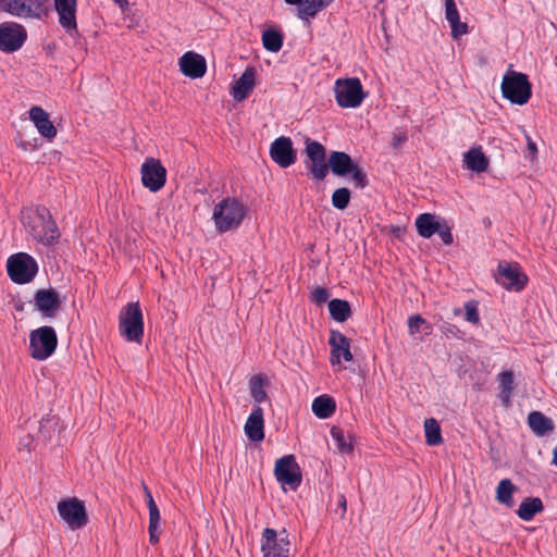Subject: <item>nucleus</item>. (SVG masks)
Here are the masks:
<instances>
[{
  "label": "nucleus",
  "mask_w": 557,
  "mask_h": 557,
  "mask_svg": "<svg viewBox=\"0 0 557 557\" xmlns=\"http://www.w3.org/2000/svg\"><path fill=\"white\" fill-rule=\"evenodd\" d=\"M305 145V152L310 160L307 168L313 180L323 181L331 171L339 177L350 175L356 188L363 189L369 185L367 173L348 153L331 151L326 160V149L321 143L307 137Z\"/></svg>",
  "instance_id": "1"
},
{
  "label": "nucleus",
  "mask_w": 557,
  "mask_h": 557,
  "mask_svg": "<svg viewBox=\"0 0 557 557\" xmlns=\"http://www.w3.org/2000/svg\"><path fill=\"white\" fill-rule=\"evenodd\" d=\"M21 222L35 240L53 246L60 239V231L49 209L42 205L24 207L21 210Z\"/></svg>",
  "instance_id": "2"
},
{
  "label": "nucleus",
  "mask_w": 557,
  "mask_h": 557,
  "mask_svg": "<svg viewBox=\"0 0 557 557\" xmlns=\"http://www.w3.org/2000/svg\"><path fill=\"white\" fill-rule=\"evenodd\" d=\"M247 214V207L236 197H226L214 207L212 220L219 233L237 228Z\"/></svg>",
  "instance_id": "3"
},
{
  "label": "nucleus",
  "mask_w": 557,
  "mask_h": 557,
  "mask_svg": "<svg viewBox=\"0 0 557 557\" xmlns=\"http://www.w3.org/2000/svg\"><path fill=\"white\" fill-rule=\"evenodd\" d=\"M502 96L510 103L523 106L532 96V85L527 74L508 70L500 85Z\"/></svg>",
  "instance_id": "4"
},
{
  "label": "nucleus",
  "mask_w": 557,
  "mask_h": 557,
  "mask_svg": "<svg viewBox=\"0 0 557 557\" xmlns=\"http://www.w3.org/2000/svg\"><path fill=\"white\" fill-rule=\"evenodd\" d=\"M119 332L128 342H141L144 336V317L138 301L128 302L121 309Z\"/></svg>",
  "instance_id": "5"
},
{
  "label": "nucleus",
  "mask_w": 557,
  "mask_h": 557,
  "mask_svg": "<svg viewBox=\"0 0 557 557\" xmlns=\"http://www.w3.org/2000/svg\"><path fill=\"white\" fill-rule=\"evenodd\" d=\"M57 346L58 336L52 326L44 325L29 334V354L35 360L48 359L54 354Z\"/></svg>",
  "instance_id": "6"
},
{
  "label": "nucleus",
  "mask_w": 557,
  "mask_h": 557,
  "mask_svg": "<svg viewBox=\"0 0 557 557\" xmlns=\"http://www.w3.org/2000/svg\"><path fill=\"white\" fill-rule=\"evenodd\" d=\"M335 100L341 108H358L367 92L358 77L338 78L334 87Z\"/></svg>",
  "instance_id": "7"
},
{
  "label": "nucleus",
  "mask_w": 557,
  "mask_h": 557,
  "mask_svg": "<svg viewBox=\"0 0 557 557\" xmlns=\"http://www.w3.org/2000/svg\"><path fill=\"white\" fill-rule=\"evenodd\" d=\"M8 275L16 284L30 283L38 273V263L27 252H17L9 257Z\"/></svg>",
  "instance_id": "8"
},
{
  "label": "nucleus",
  "mask_w": 557,
  "mask_h": 557,
  "mask_svg": "<svg viewBox=\"0 0 557 557\" xmlns=\"http://www.w3.org/2000/svg\"><path fill=\"white\" fill-rule=\"evenodd\" d=\"M61 519L73 531L79 530L89 522L85 503L77 497L61 499L57 505Z\"/></svg>",
  "instance_id": "9"
},
{
  "label": "nucleus",
  "mask_w": 557,
  "mask_h": 557,
  "mask_svg": "<svg viewBox=\"0 0 557 557\" xmlns=\"http://www.w3.org/2000/svg\"><path fill=\"white\" fill-rule=\"evenodd\" d=\"M496 282L507 290L521 292L525 288L529 277L518 262L502 260L497 265Z\"/></svg>",
  "instance_id": "10"
},
{
  "label": "nucleus",
  "mask_w": 557,
  "mask_h": 557,
  "mask_svg": "<svg viewBox=\"0 0 557 557\" xmlns=\"http://www.w3.org/2000/svg\"><path fill=\"white\" fill-rule=\"evenodd\" d=\"M290 542L288 533L283 529L280 533L265 528L261 536V552L263 557H289Z\"/></svg>",
  "instance_id": "11"
},
{
  "label": "nucleus",
  "mask_w": 557,
  "mask_h": 557,
  "mask_svg": "<svg viewBox=\"0 0 557 557\" xmlns=\"http://www.w3.org/2000/svg\"><path fill=\"white\" fill-rule=\"evenodd\" d=\"M274 475L278 483L283 486H289L293 491L300 486L302 480L300 468L294 455H286L276 460Z\"/></svg>",
  "instance_id": "12"
},
{
  "label": "nucleus",
  "mask_w": 557,
  "mask_h": 557,
  "mask_svg": "<svg viewBox=\"0 0 557 557\" xmlns=\"http://www.w3.org/2000/svg\"><path fill=\"white\" fill-rule=\"evenodd\" d=\"M141 183L152 193L159 191L166 183V170L159 159L146 158L140 168Z\"/></svg>",
  "instance_id": "13"
},
{
  "label": "nucleus",
  "mask_w": 557,
  "mask_h": 557,
  "mask_svg": "<svg viewBox=\"0 0 557 557\" xmlns=\"http://www.w3.org/2000/svg\"><path fill=\"white\" fill-rule=\"evenodd\" d=\"M26 29L16 23L0 24V50L7 53L17 51L26 41Z\"/></svg>",
  "instance_id": "14"
},
{
  "label": "nucleus",
  "mask_w": 557,
  "mask_h": 557,
  "mask_svg": "<svg viewBox=\"0 0 557 557\" xmlns=\"http://www.w3.org/2000/svg\"><path fill=\"white\" fill-rule=\"evenodd\" d=\"M270 157L281 168H288L297 160V151L289 137L281 136L270 146Z\"/></svg>",
  "instance_id": "15"
},
{
  "label": "nucleus",
  "mask_w": 557,
  "mask_h": 557,
  "mask_svg": "<svg viewBox=\"0 0 557 557\" xmlns=\"http://www.w3.org/2000/svg\"><path fill=\"white\" fill-rule=\"evenodd\" d=\"M36 309L46 318H54L61 308L62 299L54 288H40L34 295Z\"/></svg>",
  "instance_id": "16"
},
{
  "label": "nucleus",
  "mask_w": 557,
  "mask_h": 557,
  "mask_svg": "<svg viewBox=\"0 0 557 557\" xmlns=\"http://www.w3.org/2000/svg\"><path fill=\"white\" fill-rule=\"evenodd\" d=\"M76 0H54V9L59 15V24L71 37L79 36L76 22Z\"/></svg>",
  "instance_id": "17"
},
{
  "label": "nucleus",
  "mask_w": 557,
  "mask_h": 557,
  "mask_svg": "<svg viewBox=\"0 0 557 557\" xmlns=\"http://www.w3.org/2000/svg\"><path fill=\"white\" fill-rule=\"evenodd\" d=\"M329 345L331 347L330 361L334 364L341 363V358L345 361H352L354 356L350 351V341L347 336L336 330H331Z\"/></svg>",
  "instance_id": "18"
},
{
  "label": "nucleus",
  "mask_w": 557,
  "mask_h": 557,
  "mask_svg": "<svg viewBox=\"0 0 557 557\" xmlns=\"http://www.w3.org/2000/svg\"><path fill=\"white\" fill-rule=\"evenodd\" d=\"M181 72L190 78H200L206 74V59L194 51H187L180 58Z\"/></svg>",
  "instance_id": "19"
},
{
  "label": "nucleus",
  "mask_w": 557,
  "mask_h": 557,
  "mask_svg": "<svg viewBox=\"0 0 557 557\" xmlns=\"http://www.w3.org/2000/svg\"><path fill=\"white\" fill-rule=\"evenodd\" d=\"M29 119L33 121L39 134L48 140H52L57 136V128L50 121L49 114L38 106H34L29 110Z\"/></svg>",
  "instance_id": "20"
},
{
  "label": "nucleus",
  "mask_w": 557,
  "mask_h": 557,
  "mask_svg": "<svg viewBox=\"0 0 557 557\" xmlns=\"http://www.w3.org/2000/svg\"><path fill=\"white\" fill-rule=\"evenodd\" d=\"M256 85V69L247 66L242 76L235 82L232 87L231 95L236 101H243L253 90Z\"/></svg>",
  "instance_id": "21"
},
{
  "label": "nucleus",
  "mask_w": 557,
  "mask_h": 557,
  "mask_svg": "<svg viewBox=\"0 0 557 557\" xmlns=\"http://www.w3.org/2000/svg\"><path fill=\"white\" fill-rule=\"evenodd\" d=\"M46 0H14L12 15L20 17L41 18L47 14Z\"/></svg>",
  "instance_id": "22"
},
{
  "label": "nucleus",
  "mask_w": 557,
  "mask_h": 557,
  "mask_svg": "<svg viewBox=\"0 0 557 557\" xmlns=\"http://www.w3.org/2000/svg\"><path fill=\"white\" fill-rule=\"evenodd\" d=\"M247 437L251 442H261L264 438L263 409L255 406L244 426Z\"/></svg>",
  "instance_id": "23"
},
{
  "label": "nucleus",
  "mask_w": 557,
  "mask_h": 557,
  "mask_svg": "<svg viewBox=\"0 0 557 557\" xmlns=\"http://www.w3.org/2000/svg\"><path fill=\"white\" fill-rule=\"evenodd\" d=\"M528 425L537 437L545 436L555 429L554 421L536 410L528 414Z\"/></svg>",
  "instance_id": "24"
},
{
  "label": "nucleus",
  "mask_w": 557,
  "mask_h": 557,
  "mask_svg": "<svg viewBox=\"0 0 557 557\" xmlns=\"http://www.w3.org/2000/svg\"><path fill=\"white\" fill-rule=\"evenodd\" d=\"M463 162L469 170L475 173L485 172L490 164V161L483 153L481 147H474L467 151L465 153Z\"/></svg>",
  "instance_id": "25"
},
{
  "label": "nucleus",
  "mask_w": 557,
  "mask_h": 557,
  "mask_svg": "<svg viewBox=\"0 0 557 557\" xmlns=\"http://www.w3.org/2000/svg\"><path fill=\"white\" fill-rule=\"evenodd\" d=\"M442 221L437 220L432 213H422L416 219V228L418 234L423 238H431L436 231H440Z\"/></svg>",
  "instance_id": "26"
},
{
  "label": "nucleus",
  "mask_w": 557,
  "mask_h": 557,
  "mask_svg": "<svg viewBox=\"0 0 557 557\" xmlns=\"http://www.w3.org/2000/svg\"><path fill=\"white\" fill-rule=\"evenodd\" d=\"M544 510L543 502L540 497H525L518 510V517L523 521H531L537 513Z\"/></svg>",
  "instance_id": "27"
},
{
  "label": "nucleus",
  "mask_w": 557,
  "mask_h": 557,
  "mask_svg": "<svg viewBox=\"0 0 557 557\" xmlns=\"http://www.w3.org/2000/svg\"><path fill=\"white\" fill-rule=\"evenodd\" d=\"M61 428V420L58 416L47 414L39 421L38 436L45 442H50Z\"/></svg>",
  "instance_id": "28"
},
{
  "label": "nucleus",
  "mask_w": 557,
  "mask_h": 557,
  "mask_svg": "<svg viewBox=\"0 0 557 557\" xmlns=\"http://www.w3.org/2000/svg\"><path fill=\"white\" fill-rule=\"evenodd\" d=\"M269 384L268 376L263 373L255 374L249 380V389L252 399L257 404L268 400V394L264 387Z\"/></svg>",
  "instance_id": "29"
},
{
  "label": "nucleus",
  "mask_w": 557,
  "mask_h": 557,
  "mask_svg": "<svg viewBox=\"0 0 557 557\" xmlns=\"http://www.w3.org/2000/svg\"><path fill=\"white\" fill-rule=\"evenodd\" d=\"M329 312L331 318L339 323L347 321L352 314L350 304L339 298L329 301Z\"/></svg>",
  "instance_id": "30"
},
{
  "label": "nucleus",
  "mask_w": 557,
  "mask_h": 557,
  "mask_svg": "<svg viewBox=\"0 0 557 557\" xmlns=\"http://www.w3.org/2000/svg\"><path fill=\"white\" fill-rule=\"evenodd\" d=\"M335 410V400L329 395L318 396L312 403V411L320 419L330 418Z\"/></svg>",
  "instance_id": "31"
},
{
  "label": "nucleus",
  "mask_w": 557,
  "mask_h": 557,
  "mask_svg": "<svg viewBox=\"0 0 557 557\" xmlns=\"http://www.w3.org/2000/svg\"><path fill=\"white\" fill-rule=\"evenodd\" d=\"M516 485L511 482L509 479H503L499 481L497 487H496V500L505 505L509 508H511L515 504L512 494L516 491Z\"/></svg>",
  "instance_id": "32"
},
{
  "label": "nucleus",
  "mask_w": 557,
  "mask_h": 557,
  "mask_svg": "<svg viewBox=\"0 0 557 557\" xmlns=\"http://www.w3.org/2000/svg\"><path fill=\"white\" fill-rule=\"evenodd\" d=\"M284 35L281 30L269 28L262 33V45L269 52H278L283 47Z\"/></svg>",
  "instance_id": "33"
},
{
  "label": "nucleus",
  "mask_w": 557,
  "mask_h": 557,
  "mask_svg": "<svg viewBox=\"0 0 557 557\" xmlns=\"http://www.w3.org/2000/svg\"><path fill=\"white\" fill-rule=\"evenodd\" d=\"M425 443L429 446H437L443 443L440 423L434 418L424 421Z\"/></svg>",
  "instance_id": "34"
},
{
  "label": "nucleus",
  "mask_w": 557,
  "mask_h": 557,
  "mask_svg": "<svg viewBox=\"0 0 557 557\" xmlns=\"http://www.w3.org/2000/svg\"><path fill=\"white\" fill-rule=\"evenodd\" d=\"M323 9H325L323 0H304L301 7L297 8V16L309 23V17H314Z\"/></svg>",
  "instance_id": "35"
},
{
  "label": "nucleus",
  "mask_w": 557,
  "mask_h": 557,
  "mask_svg": "<svg viewBox=\"0 0 557 557\" xmlns=\"http://www.w3.org/2000/svg\"><path fill=\"white\" fill-rule=\"evenodd\" d=\"M498 377L503 403L507 405L513 389V373L512 371H503L499 373Z\"/></svg>",
  "instance_id": "36"
},
{
  "label": "nucleus",
  "mask_w": 557,
  "mask_h": 557,
  "mask_svg": "<svg viewBox=\"0 0 557 557\" xmlns=\"http://www.w3.org/2000/svg\"><path fill=\"white\" fill-rule=\"evenodd\" d=\"M351 199V191L347 187H339L332 194V206L337 210H345L348 208Z\"/></svg>",
  "instance_id": "37"
},
{
  "label": "nucleus",
  "mask_w": 557,
  "mask_h": 557,
  "mask_svg": "<svg viewBox=\"0 0 557 557\" xmlns=\"http://www.w3.org/2000/svg\"><path fill=\"white\" fill-rule=\"evenodd\" d=\"M144 488L149 510V525H151L153 529H159L161 520L159 508L149 488L147 486H145Z\"/></svg>",
  "instance_id": "38"
},
{
  "label": "nucleus",
  "mask_w": 557,
  "mask_h": 557,
  "mask_svg": "<svg viewBox=\"0 0 557 557\" xmlns=\"http://www.w3.org/2000/svg\"><path fill=\"white\" fill-rule=\"evenodd\" d=\"M331 435L333 440L336 442L339 451L349 453L354 449L352 444L346 441L344 431L341 428L333 426L331 429Z\"/></svg>",
  "instance_id": "39"
},
{
  "label": "nucleus",
  "mask_w": 557,
  "mask_h": 557,
  "mask_svg": "<svg viewBox=\"0 0 557 557\" xmlns=\"http://www.w3.org/2000/svg\"><path fill=\"white\" fill-rule=\"evenodd\" d=\"M466 320L470 323L478 324L480 322V314L478 309V301L470 300L465 304Z\"/></svg>",
  "instance_id": "40"
},
{
  "label": "nucleus",
  "mask_w": 557,
  "mask_h": 557,
  "mask_svg": "<svg viewBox=\"0 0 557 557\" xmlns=\"http://www.w3.org/2000/svg\"><path fill=\"white\" fill-rule=\"evenodd\" d=\"M440 331L446 336V337H453V338H462L463 332L460 331V329L449 322L444 321L440 325Z\"/></svg>",
  "instance_id": "41"
},
{
  "label": "nucleus",
  "mask_w": 557,
  "mask_h": 557,
  "mask_svg": "<svg viewBox=\"0 0 557 557\" xmlns=\"http://www.w3.org/2000/svg\"><path fill=\"white\" fill-rule=\"evenodd\" d=\"M451 28V37L454 39H459L461 36L469 33V27L467 23L460 21V18L449 23Z\"/></svg>",
  "instance_id": "42"
},
{
  "label": "nucleus",
  "mask_w": 557,
  "mask_h": 557,
  "mask_svg": "<svg viewBox=\"0 0 557 557\" xmlns=\"http://www.w3.org/2000/svg\"><path fill=\"white\" fill-rule=\"evenodd\" d=\"M445 17L448 23L460 18L455 0H445Z\"/></svg>",
  "instance_id": "43"
},
{
  "label": "nucleus",
  "mask_w": 557,
  "mask_h": 557,
  "mask_svg": "<svg viewBox=\"0 0 557 557\" xmlns=\"http://www.w3.org/2000/svg\"><path fill=\"white\" fill-rule=\"evenodd\" d=\"M408 140V134L406 131H397L393 133L391 146L394 151H399L403 145Z\"/></svg>",
  "instance_id": "44"
},
{
  "label": "nucleus",
  "mask_w": 557,
  "mask_h": 557,
  "mask_svg": "<svg viewBox=\"0 0 557 557\" xmlns=\"http://www.w3.org/2000/svg\"><path fill=\"white\" fill-rule=\"evenodd\" d=\"M424 324H426V321L420 314H414V315L409 317V319H408L409 333L411 335L417 334Z\"/></svg>",
  "instance_id": "45"
},
{
  "label": "nucleus",
  "mask_w": 557,
  "mask_h": 557,
  "mask_svg": "<svg viewBox=\"0 0 557 557\" xmlns=\"http://www.w3.org/2000/svg\"><path fill=\"white\" fill-rule=\"evenodd\" d=\"M436 233L440 235L442 242L445 245H451L454 242V237L451 234V228L448 226L447 222L443 220L440 224V231H436Z\"/></svg>",
  "instance_id": "46"
},
{
  "label": "nucleus",
  "mask_w": 557,
  "mask_h": 557,
  "mask_svg": "<svg viewBox=\"0 0 557 557\" xmlns=\"http://www.w3.org/2000/svg\"><path fill=\"white\" fill-rule=\"evenodd\" d=\"M330 297V293L325 287L318 286L314 288V290L311 293V301L317 305H322L327 301Z\"/></svg>",
  "instance_id": "47"
},
{
  "label": "nucleus",
  "mask_w": 557,
  "mask_h": 557,
  "mask_svg": "<svg viewBox=\"0 0 557 557\" xmlns=\"http://www.w3.org/2000/svg\"><path fill=\"white\" fill-rule=\"evenodd\" d=\"M528 156L533 160L537 153L536 144L528 136L527 137Z\"/></svg>",
  "instance_id": "48"
},
{
  "label": "nucleus",
  "mask_w": 557,
  "mask_h": 557,
  "mask_svg": "<svg viewBox=\"0 0 557 557\" xmlns=\"http://www.w3.org/2000/svg\"><path fill=\"white\" fill-rule=\"evenodd\" d=\"M149 532V541L152 545H156L159 542V533L158 529H153L151 525L148 527Z\"/></svg>",
  "instance_id": "49"
},
{
  "label": "nucleus",
  "mask_w": 557,
  "mask_h": 557,
  "mask_svg": "<svg viewBox=\"0 0 557 557\" xmlns=\"http://www.w3.org/2000/svg\"><path fill=\"white\" fill-rule=\"evenodd\" d=\"M14 0H0V9L10 13L13 11Z\"/></svg>",
  "instance_id": "50"
},
{
  "label": "nucleus",
  "mask_w": 557,
  "mask_h": 557,
  "mask_svg": "<svg viewBox=\"0 0 557 557\" xmlns=\"http://www.w3.org/2000/svg\"><path fill=\"white\" fill-rule=\"evenodd\" d=\"M33 441H34L33 435L32 434H26L23 438H21L20 444L22 446H24L27 449V451H30Z\"/></svg>",
  "instance_id": "51"
},
{
  "label": "nucleus",
  "mask_w": 557,
  "mask_h": 557,
  "mask_svg": "<svg viewBox=\"0 0 557 557\" xmlns=\"http://www.w3.org/2000/svg\"><path fill=\"white\" fill-rule=\"evenodd\" d=\"M338 507L342 509L341 517L343 518L347 510V499L344 494L338 495Z\"/></svg>",
  "instance_id": "52"
},
{
  "label": "nucleus",
  "mask_w": 557,
  "mask_h": 557,
  "mask_svg": "<svg viewBox=\"0 0 557 557\" xmlns=\"http://www.w3.org/2000/svg\"><path fill=\"white\" fill-rule=\"evenodd\" d=\"M17 147L21 148L24 151H27L29 149L35 148L36 146H32V144L29 141L20 140L18 144H17Z\"/></svg>",
  "instance_id": "53"
},
{
  "label": "nucleus",
  "mask_w": 557,
  "mask_h": 557,
  "mask_svg": "<svg viewBox=\"0 0 557 557\" xmlns=\"http://www.w3.org/2000/svg\"><path fill=\"white\" fill-rule=\"evenodd\" d=\"M122 10H125L128 7V0H113Z\"/></svg>",
  "instance_id": "54"
},
{
  "label": "nucleus",
  "mask_w": 557,
  "mask_h": 557,
  "mask_svg": "<svg viewBox=\"0 0 557 557\" xmlns=\"http://www.w3.org/2000/svg\"><path fill=\"white\" fill-rule=\"evenodd\" d=\"M287 4L301 7L304 0H284Z\"/></svg>",
  "instance_id": "55"
},
{
  "label": "nucleus",
  "mask_w": 557,
  "mask_h": 557,
  "mask_svg": "<svg viewBox=\"0 0 557 557\" xmlns=\"http://www.w3.org/2000/svg\"><path fill=\"white\" fill-rule=\"evenodd\" d=\"M552 463L557 467V446L553 450V460Z\"/></svg>",
  "instance_id": "56"
},
{
  "label": "nucleus",
  "mask_w": 557,
  "mask_h": 557,
  "mask_svg": "<svg viewBox=\"0 0 557 557\" xmlns=\"http://www.w3.org/2000/svg\"><path fill=\"white\" fill-rule=\"evenodd\" d=\"M323 1L325 2V8L329 7L333 2V0H323Z\"/></svg>",
  "instance_id": "57"
},
{
  "label": "nucleus",
  "mask_w": 557,
  "mask_h": 557,
  "mask_svg": "<svg viewBox=\"0 0 557 557\" xmlns=\"http://www.w3.org/2000/svg\"><path fill=\"white\" fill-rule=\"evenodd\" d=\"M15 309H16V310H23V304H21V305H15Z\"/></svg>",
  "instance_id": "58"
},
{
  "label": "nucleus",
  "mask_w": 557,
  "mask_h": 557,
  "mask_svg": "<svg viewBox=\"0 0 557 557\" xmlns=\"http://www.w3.org/2000/svg\"><path fill=\"white\" fill-rule=\"evenodd\" d=\"M460 312H461V310H460V309H455V310H454V313H455L456 315H458Z\"/></svg>",
  "instance_id": "59"
}]
</instances>
